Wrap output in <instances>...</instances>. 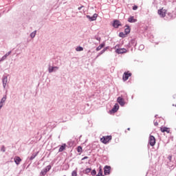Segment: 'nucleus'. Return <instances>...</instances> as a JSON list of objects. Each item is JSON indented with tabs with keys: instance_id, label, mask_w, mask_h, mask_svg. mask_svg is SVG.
<instances>
[{
	"instance_id": "obj_28",
	"label": "nucleus",
	"mask_w": 176,
	"mask_h": 176,
	"mask_svg": "<svg viewBox=\"0 0 176 176\" xmlns=\"http://www.w3.org/2000/svg\"><path fill=\"white\" fill-rule=\"evenodd\" d=\"M144 48H145V46L144 45H140L139 46V50H144Z\"/></svg>"
},
{
	"instance_id": "obj_19",
	"label": "nucleus",
	"mask_w": 176,
	"mask_h": 176,
	"mask_svg": "<svg viewBox=\"0 0 176 176\" xmlns=\"http://www.w3.org/2000/svg\"><path fill=\"white\" fill-rule=\"evenodd\" d=\"M129 23H137V19H134V16H130L128 19Z\"/></svg>"
},
{
	"instance_id": "obj_33",
	"label": "nucleus",
	"mask_w": 176,
	"mask_h": 176,
	"mask_svg": "<svg viewBox=\"0 0 176 176\" xmlns=\"http://www.w3.org/2000/svg\"><path fill=\"white\" fill-rule=\"evenodd\" d=\"M96 174H97V172L96 171V170H93L91 171V175H96Z\"/></svg>"
},
{
	"instance_id": "obj_37",
	"label": "nucleus",
	"mask_w": 176,
	"mask_h": 176,
	"mask_svg": "<svg viewBox=\"0 0 176 176\" xmlns=\"http://www.w3.org/2000/svg\"><path fill=\"white\" fill-rule=\"evenodd\" d=\"M86 159H89V157L85 156L83 158H82V160H86Z\"/></svg>"
},
{
	"instance_id": "obj_18",
	"label": "nucleus",
	"mask_w": 176,
	"mask_h": 176,
	"mask_svg": "<svg viewBox=\"0 0 176 176\" xmlns=\"http://www.w3.org/2000/svg\"><path fill=\"white\" fill-rule=\"evenodd\" d=\"M105 46V42L102 43L98 47H96V52H100L102 47Z\"/></svg>"
},
{
	"instance_id": "obj_21",
	"label": "nucleus",
	"mask_w": 176,
	"mask_h": 176,
	"mask_svg": "<svg viewBox=\"0 0 176 176\" xmlns=\"http://www.w3.org/2000/svg\"><path fill=\"white\" fill-rule=\"evenodd\" d=\"M65 144H63L60 148H59V150H58V152H63V151L65 150Z\"/></svg>"
},
{
	"instance_id": "obj_39",
	"label": "nucleus",
	"mask_w": 176,
	"mask_h": 176,
	"mask_svg": "<svg viewBox=\"0 0 176 176\" xmlns=\"http://www.w3.org/2000/svg\"><path fill=\"white\" fill-rule=\"evenodd\" d=\"M90 52H91V51H90V50H89V51H88V53H90Z\"/></svg>"
},
{
	"instance_id": "obj_27",
	"label": "nucleus",
	"mask_w": 176,
	"mask_h": 176,
	"mask_svg": "<svg viewBox=\"0 0 176 176\" xmlns=\"http://www.w3.org/2000/svg\"><path fill=\"white\" fill-rule=\"evenodd\" d=\"M72 176H78L76 170H73L72 173Z\"/></svg>"
},
{
	"instance_id": "obj_36",
	"label": "nucleus",
	"mask_w": 176,
	"mask_h": 176,
	"mask_svg": "<svg viewBox=\"0 0 176 176\" xmlns=\"http://www.w3.org/2000/svg\"><path fill=\"white\" fill-rule=\"evenodd\" d=\"M82 8H85V6H82L80 7H78V10H82Z\"/></svg>"
},
{
	"instance_id": "obj_23",
	"label": "nucleus",
	"mask_w": 176,
	"mask_h": 176,
	"mask_svg": "<svg viewBox=\"0 0 176 176\" xmlns=\"http://www.w3.org/2000/svg\"><path fill=\"white\" fill-rule=\"evenodd\" d=\"M36 156H38V152L32 154L30 158V160H34V159H35L36 157Z\"/></svg>"
},
{
	"instance_id": "obj_3",
	"label": "nucleus",
	"mask_w": 176,
	"mask_h": 176,
	"mask_svg": "<svg viewBox=\"0 0 176 176\" xmlns=\"http://www.w3.org/2000/svg\"><path fill=\"white\" fill-rule=\"evenodd\" d=\"M59 69H60V67H58L57 66H50V65H49L48 72H49V74H52V72H57V71H58Z\"/></svg>"
},
{
	"instance_id": "obj_14",
	"label": "nucleus",
	"mask_w": 176,
	"mask_h": 176,
	"mask_svg": "<svg viewBox=\"0 0 176 176\" xmlns=\"http://www.w3.org/2000/svg\"><path fill=\"white\" fill-rule=\"evenodd\" d=\"M108 49H109V47H104L100 52H99L96 58H98L100 57V56H101V54H104V53H105V52H107V50H108Z\"/></svg>"
},
{
	"instance_id": "obj_35",
	"label": "nucleus",
	"mask_w": 176,
	"mask_h": 176,
	"mask_svg": "<svg viewBox=\"0 0 176 176\" xmlns=\"http://www.w3.org/2000/svg\"><path fill=\"white\" fill-rule=\"evenodd\" d=\"M137 9H138V6H134L133 7V10H137Z\"/></svg>"
},
{
	"instance_id": "obj_25",
	"label": "nucleus",
	"mask_w": 176,
	"mask_h": 176,
	"mask_svg": "<svg viewBox=\"0 0 176 176\" xmlns=\"http://www.w3.org/2000/svg\"><path fill=\"white\" fill-rule=\"evenodd\" d=\"M90 171H91V168H86L85 170V174H89V173H90Z\"/></svg>"
},
{
	"instance_id": "obj_15",
	"label": "nucleus",
	"mask_w": 176,
	"mask_h": 176,
	"mask_svg": "<svg viewBox=\"0 0 176 176\" xmlns=\"http://www.w3.org/2000/svg\"><path fill=\"white\" fill-rule=\"evenodd\" d=\"M160 130L162 133H167L168 134L170 133V128H167L166 126L161 127Z\"/></svg>"
},
{
	"instance_id": "obj_41",
	"label": "nucleus",
	"mask_w": 176,
	"mask_h": 176,
	"mask_svg": "<svg viewBox=\"0 0 176 176\" xmlns=\"http://www.w3.org/2000/svg\"><path fill=\"white\" fill-rule=\"evenodd\" d=\"M0 17H1V14H0Z\"/></svg>"
},
{
	"instance_id": "obj_38",
	"label": "nucleus",
	"mask_w": 176,
	"mask_h": 176,
	"mask_svg": "<svg viewBox=\"0 0 176 176\" xmlns=\"http://www.w3.org/2000/svg\"><path fill=\"white\" fill-rule=\"evenodd\" d=\"M154 124H155V126H157V124H159L157 123V122H156L154 123Z\"/></svg>"
},
{
	"instance_id": "obj_17",
	"label": "nucleus",
	"mask_w": 176,
	"mask_h": 176,
	"mask_svg": "<svg viewBox=\"0 0 176 176\" xmlns=\"http://www.w3.org/2000/svg\"><path fill=\"white\" fill-rule=\"evenodd\" d=\"M14 160L15 164L19 166V164H20V162H21V158H20V157H15Z\"/></svg>"
},
{
	"instance_id": "obj_29",
	"label": "nucleus",
	"mask_w": 176,
	"mask_h": 176,
	"mask_svg": "<svg viewBox=\"0 0 176 176\" xmlns=\"http://www.w3.org/2000/svg\"><path fill=\"white\" fill-rule=\"evenodd\" d=\"M10 54H12V51H10V52H7L4 56H5L6 58H8V56H9Z\"/></svg>"
},
{
	"instance_id": "obj_4",
	"label": "nucleus",
	"mask_w": 176,
	"mask_h": 176,
	"mask_svg": "<svg viewBox=\"0 0 176 176\" xmlns=\"http://www.w3.org/2000/svg\"><path fill=\"white\" fill-rule=\"evenodd\" d=\"M7 98H8V96H6V95H4L3 96V98L1 99V100H0V111L5 106V103L6 102Z\"/></svg>"
},
{
	"instance_id": "obj_40",
	"label": "nucleus",
	"mask_w": 176,
	"mask_h": 176,
	"mask_svg": "<svg viewBox=\"0 0 176 176\" xmlns=\"http://www.w3.org/2000/svg\"><path fill=\"white\" fill-rule=\"evenodd\" d=\"M128 130H130V128H128Z\"/></svg>"
},
{
	"instance_id": "obj_16",
	"label": "nucleus",
	"mask_w": 176,
	"mask_h": 176,
	"mask_svg": "<svg viewBox=\"0 0 176 176\" xmlns=\"http://www.w3.org/2000/svg\"><path fill=\"white\" fill-rule=\"evenodd\" d=\"M119 110V104H116L113 107V108L111 109V112H118V111Z\"/></svg>"
},
{
	"instance_id": "obj_20",
	"label": "nucleus",
	"mask_w": 176,
	"mask_h": 176,
	"mask_svg": "<svg viewBox=\"0 0 176 176\" xmlns=\"http://www.w3.org/2000/svg\"><path fill=\"white\" fill-rule=\"evenodd\" d=\"M36 36V30H34V32H32L30 35L32 39H34V38H35Z\"/></svg>"
},
{
	"instance_id": "obj_32",
	"label": "nucleus",
	"mask_w": 176,
	"mask_h": 176,
	"mask_svg": "<svg viewBox=\"0 0 176 176\" xmlns=\"http://www.w3.org/2000/svg\"><path fill=\"white\" fill-rule=\"evenodd\" d=\"M7 58H6L5 56H2V58L0 59V61H5V60H6Z\"/></svg>"
},
{
	"instance_id": "obj_8",
	"label": "nucleus",
	"mask_w": 176,
	"mask_h": 176,
	"mask_svg": "<svg viewBox=\"0 0 176 176\" xmlns=\"http://www.w3.org/2000/svg\"><path fill=\"white\" fill-rule=\"evenodd\" d=\"M2 83L3 89H6V85H8V76H3Z\"/></svg>"
},
{
	"instance_id": "obj_30",
	"label": "nucleus",
	"mask_w": 176,
	"mask_h": 176,
	"mask_svg": "<svg viewBox=\"0 0 176 176\" xmlns=\"http://www.w3.org/2000/svg\"><path fill=\"white\" fill-rule=\"evenodd\" d=\"M77 151L80 153L82 152V146H78L77 148Z\"/></svg>"
},
{
	"instance_id": "obj_2",
	"label": "nucleus",
	"mask_w": 176,
	"mask_h": 176,
	"mask_svg": "<svg viewBox=\"0 0 176 176\" xmlns=\"http://www.w3.org/2000/svg\"><path fill=\"white\" fill-rule=\"evenodd\" d=\"M118 45H116L115 47L116 49V53H117V54H123V53H127V50H126V48H118L117 49Z\"/></svg>"
},
{
	"instance_id": "obj_31",
	"label": "nucleus",
	"mask_w": 176,
	"mask_h": 176,
	"mask_svg": "<svg viewBox=\"0 0 176 176\" xmlns=\"http://www.w3.org/2000/svg\"><path fill=\"white\" fill-rule=\"evenodd\" d=\"M1 152H6V148H5V146H1Z\"/></svg>"
},
{
	"instance_id": "obj_12",
	"label": "nucleus",
	"mask_w": 176,
	"mask_h": 176,
	"mask_svg": "<svg viewBox=\"0 0 176 176\" xmlns=\"http://www.w3.org/2000/svg\"><path fill=\"white\" fill-rule=\"evenodd\" d=\"M113 26L114 28H119V27L122 26V23H120V21L115 20L113 21Z\"/></svg>"
},
{
	"instance_id": "obj_11",
	"label": "nucleus",
	"mask_w": 176,
	"mask_h": 176,
	"mask_svg": "<svg viewBox=\"0 0 176 176\" xmlns=\"http://www.w3.org/2000/svg\"><path fill=\"white\" fill-rule=\"evenodd\" d=\"M117 101L118 104L121 105V107H124V104H126V102H124V99H123L122 97H118L117 99Z\"/></svg>"
},
{
	"instance_id": "obj_34",
	"label": "nucleus",
	"mask_w": 176,
	"mask_h": 176,
	"mask_svg": "<svg viewBox=\"0 0 176 176\" xmlns=\"http://www.w3.org/2000/svg\"><path fill=\"white\" fill-rule=\"evenodd\" d=\"M95 39H96V41H98V42H100L101 41V38L100 37L95 36Z\"/></svg>"
},
{
	"instance_id": "obj_24",
	"label": "nucleus",
	"mask_w": 176,
	"mask_h": 176,
	"mask_svg": "<svg viewBox=\"0 0 176 176\" xmlns=\"http://www.w3.org/2000/svg\"><path fill=\"white\" fill-rule=\"evenodd\" d=\"M76 52H83V48L80 46H78L76 48Z\"/></svg>"
},
{
	"instance_id": "obj_10",
	"label": "nucleus",
	"mask_w": 176,
	"mask_h": 176,
	"mask_svg": "<svg viewBox=\"0 0 176 176\" xmlns=\"http://www.w3.org/2000/svg\"><path fill=\"white\" fill-rule=\"evenodd\" d=\"M51 169H52V166L50 165L47 166L44 169L42 170L41 171L42 175H45L46 173H47V171H50Z\"/></svg>"
},
{
	"instance_id": "obj_1",
	"label": "nucleus",
	"mask_w": 176,
	"mask_h": 176,
	"mask_svg": "<svg viewBox=\"0 0 176 176\" xmlns=\"http://www.w3.org/2000/svg\"><path fill=\"white\" fill-rule=\"evenodd\" d=\"M112 140V136L111 135H107V136H103L101 139L100 141L102 142V144H108Z\"/></svg>"
},
{
	"instance_id": "obj_5",
	"label": "nucleus",
	"mask_w": 176,
	"mask_h": 176,
	"mask_svg": "<svg viewBox=\"0 0 176 176\" xmlns=\"http://www.w3.org/2000/svg\"><path fill=\"white\" fill-rule=\"evenodd\" d=\"M148 142H149V144L151 145V146H155V145L156 144V139L155 138V137L153 135H150V137L148 138Z\"/></svg>"
},
{
	"instance_id": "obj_9",
	"label": "nucleus",
	"mask_w": 176,
	"mask_h": 176,
	"mask_svg": "<svg viewBox=\"0 0 176 176\" xmlns=\"http://www.w3.org/2000/svg\"><path fill=\"white\" fill-rule=\"evenodd\" d=\"M98 16V14H94L92 16L90 15H87V19H89V21H96V20H97Z\"/></svg>"
},
{
	"instance_id": "obj_22",
	"label": "nucleus",
	"mask_w": 176,
	"mask_h": 176,
	"mask_svg": "<svg viewBox=\"0 0 176 176\" xmlns=\"http://www.w3.org/2000/svg\"><path fill=\"white\" fill-rule=\"evenodd\" d=\"M125 35H127V34H130V27L129 25H126V28L124 30Z\"/></svg>"
},
{
	"instance_id": "obj_13",
	"label": "nucleus",
	"mask_w": 176,
	"mask_h": 176,
	"mask_svg": "<svg viewBox=\"0 0 176 176\" xmlns=\"http://www.w3.org/2000/svg\"><path fill=\"white\" fill-rule=\"evenodd\" d=\"M104 175H109V173H111V166H106L104 167Z\"/></svg>"
},
{
	"instance_id": "obj_26",
	"label": "nucleus",
	"mask_w": 176,
	"mask_h": 176,
	"mask_svg": "<svg viewBox=\"0 0 176 176\" xmlns=\"http://www.w3.org/2000/svg\"><path fill=\"white\" fill-rule=\"evenodd\" d=\"M119 36H120V38H124L126 36V34L123 32H120Z\"/></svg>"
},
{
	"instance_id": "obj_7",
	"label": "nucleus",
	"mask_w": 176,
	"mask_h": 176,
	"mask_svg": "<svg viewBox=\"0 0 176 176\" xmlns=\"http://www.w3.org/2000/svg\"><path fill=\"white\" fill-rule=\"evenodd\" d=\"M130 76H131V73L129 72H124L122 76V79L124 82H126V80H127Z\"/></svg>"
},
{
	"instance_id": "obj_6",
	"label": "nucleus",
	"mask_w": 176,
	"mask_h": 176,
	"mask_svg": "<svg viewBox=\"0 0 176 176\" xmlns=\"http://www.w3.org/2000/svg\"><path fill=\"white\" fill-rule=\"evenodd\" d=\"M166 13H167V10L163 8L158 10V14L160 17H166Z\"/></svg>"
}]
</instances>
